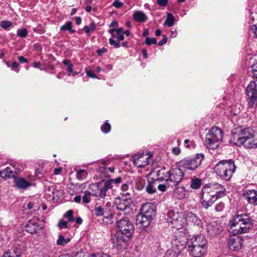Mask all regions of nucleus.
Masks as SVG:
<instances>
[{
  "label": "nucleus",
  "mask_w": 257,
  "mask_h": 257,
  "mask_svg": "<svg viewBox=\"0 0 257 257\" xmlns=\"http://www.w3.org/2000/svg\"><path fill=\"white\" fill-rule=\"evenodd\" d=\"M230 141L236 146H243L247 149L257 148V134L249 127L235 128Z\"/></svg>",
  "instance_id": "obj_1"
},
{
  "label": "nucleus",
  "mask_w": 257,
  "mask_h": 257,
  "mask_svg": "<svg viewBox=\"0 0 257 257\" xmlns=\"http://www.w3.org/2000/svg\"><path fill=\"white\" fill-rule=\"evenodd\" d=\"M224 187L216 183L204 186L201 192V203L202 206L208 209L218 199L225 195Z\"/></svg>",
  "instance_id": "obj_2"
},
{
  "label": "nucleus",
  "mask_w": 257,
  "mask_h": 257,
  "mask_svg": "<svg viewBox=\"0 0 257 257\" xmlns=\"http://www.w3.org/2000/svg\"><path fill=\"white\" fill-rule=\"evenodd\" d=\"M230 232L233 235L247 233L253 227L250 217L246 213L237 211L229 222Z\"/></svg>",
  "instance_id": "obj_3"
},
{
  "label": "nucleus",
  "mask_w": 257,
  "mask_h": 257,
  "mask_svg": "<svg viewBox=\"0 0 257 257\" xmlns=\"http://www.w3.org/2000/svg\"><path fill=\"white\" fill-rule=\"evenodd\" d=\"M156 175L160 179L165 180L168 185L172 187L177 186L182 180L184 174L179 168H174L168 171L165 169L158 170Z\"/></svg>",
  "instance_id": "obj_4"
},
{
  "label": "nucleus",
  "mask_w": 257,
  "mask_h": 257,
  "mask_svg": "<svg viewBox=\"0 0 257 257\" xmlns=\"http://www.w3.org/2000/svg\"><path fill=\"white\" fill-rule=\"evenodd\" d=\"M236 170V166L233 161H221L215 167L214 171L222 179L229 181Z\"/></svg>",
  "instance_id": "obj_5"
},
{
  "label": "nucleus",
  "mask_w": 257,
  "mask_h": 257,
  "mask_svg": "<svg viewBox=\"0 0 257 257\" xmlns=\"http://www.w3.org/2000/svg\"><path fill=\"white\" fill-rule=\"evenodd\" d=\"M222 130L217 127H212L206 136L205 145L207 148L215 150L222 142Z\"/></svg>",
  "instance_id": "obj_6"
},
{
  "label": "nucleus",
  "mask_w": 257,
  "mask_h": 257,
  "mask_svg": "<svg viewBox=\"0 0 257 257\" xmlns=\"http://www.w3.org/2000/svg\"><path fill=\"white\" fill-rule=\"evenodd\" d=\"M130 196L129 193H124L122 194L121 197L116 198L114 201L115 208L123 211L125 214H130L133 210V201Z\"/></svg>",
  "instance_id": "obj_7"
},
{
  "label": "nucleus",
  "mask_w": 257,
  "mask_h": 257,
  "mask_svg": "<svg viewBox=\"0 0 257 257\" xmlns=\"http://www.w3.org/2000/svg\"><path fill=\"white\" fill-rule=\"evenodd\" d=\"M116 228L117 231L121 235L130 238L134 231V225L126 217L121 218L116 221Z\"/></svg>",
  "instance_id": "obj_8"
},
{
  "label": "nucleus",
  "mask_w": 257,
  "mask_h": 257,
  "mask_svg": "<svg viewBox=\"0 0 257 257\" xmlns=\"http://www.w3.org/2000/svg\"><path fill=\"white\" fill-rule=\"evenodd\" d=\"M204 158L203 154H198L194 158L184 159L181 164L186 169L194 171L201 165Z\"/></svg>",
  "instance_id": "obj_9"
},
{
  "label": "nucleus",
  "mask_w": 257,
  "mask_h": 257,
  "mask_svg": "<svg viewBox=\"0 0 257 257\" xmlns=\"http://www.w3.org/2000/svg\"><path fill=\"white\" fill-rule=\"evenodd\" d=\"M167 216V221L172 225V227L179 229L185 222L184 215L182 213L170 210L168 212Z\"/></svg>",
  "instance_id": "obj_10"
},
{
  "label": "nucleus",
  "mask_w": 257,
  "mask_h": 257,
  "mask_svg": "<svg viewBox=\"0 0 257 257\" xmlns=\"http://www.w3.org/2000/svg\"><path fill=\"white\" fill-rule=\"evenodd\" d=\"M256 84L254 81H251L246 89V93L248 98V106L252 108L257 103Z\"/></svg>",
  "instance_id": "obj_11"
},
{
  "label": "nucleus",
  "mask_w": 257,
  "mask_h": 257,
  "mask_svg": "<svg viewBox=\"0 0 257 257\" xmlns=\"http://www.w3.org/2000/svg\"><path fill=\"white\" fill-rule=\"evenodd\" d=\"M151 154L140 153L132 157L134 164L138 168H143L148 165L149 160L152 157Z\"/></svg>",
  "instance_id": "obj_12"
},
{
  "label": "nucleus",
  "mask_w": 257,
  "mask_h": 257,
  "mask_svg": "<svg viewBox=\"0 0 257 257\" xmlns=\"http://www.w3.org/2000/svg\"><path fill=\"white\" fill-rule=\"evenodd\" d=\"M186 237L184 235L181 236L180 232H176L172 240V245L173 248L181 252L184 248L186 245Z\"/></svg>",
  "instance_id": "obj_13"
},
{
  "label": "nucleus",
  "mask_w": 257,
  "mask_h": 257,
  "mask_svg": "<svg viewBox=\"0 0 257 257\" xmlns=\"http://www.w3.org/2000/svg\"><path fill=\"white\" fill-rule=\"evenodd\" d=\"M129 238L128 237H125L118 231H117L116 233L111 235L110 240L113 247L119 248L127 244Z\"/></svg>",
  "instance_id": "obj_14"
},
{
  "label": "nucleus",
  "mask_w": 257,
  "mask_h": 257,
  "mask_svg": "<svg viewBox=\"0 0 257 257\" xmlns=\"http://www.w3.org/2000/svg\"><path fill=\"white\" fill-rule=\"evenodd\" d=\"M141 213L140 214L151 219H153L156 214L155 207L149 203L144 204L141 209Z\"/></svg>",
  "instance_id": "obj_15"
},
{
  "label": "nucleus",
  "mask_w": 257,
  "mask_h": 257,
  "mask_svg": "<svg viewBox=\"0 0 257 257\" xmlns=\"http://www.w3.org/2000/svg\"><path fill=\"white\" fill-rule=\"evenodd\" d=\"M188 250L194 257L202 256L207 250V246H188Z\"/></svg>",
  "instance_id": "obj_16"
},
{
  "label": "nucleus",
  "mask_w": 257,
  "mask_h": 257,
  "mask_svg": "<svg viewBox=\"0 0 257 257\" xmlns=\"http://www.w3.org/2000/svg\"><path fill=\"white\" fill-rule=\"evenodd\" d=\"M207 243V240L205 236L202 234H199L194 236L188 241V245L190 246H206Z\"/></svg>",
  "instance_id": "obj_17"
},
{
  "label": "nucleus",
  "mask_w": 257,
  "mask_h": 257,
  "mask_svg": "<svg viewBox=\"0 0 257 257\" xmlns=\"http://www.w3.org/2000/svg\"><path fill=\"white\" fill-rule=\"evenodd\" d=\"M243 196L249 204L257 205L256 190L254 189H248L243 193Z\"/></svg>",
  "instance_id": "obj_18"
},
{
  "label": "nucleus",
  "mask_w": 257,
  "mask_h": 257,
  "mask_svg": "<svg viewBox=\"0 0 257 257\" xmlns=\"http://www.w3.org/2000/svg\"><path fill=\"white\" fill-rule=\"evenodd\" d=\"M14 186L19 189L26 190L32 185V183L23 177H17L14 180Z\"/></svg>",
  "instance_id": "obj_19"
},
{
  "label": "nucleus",
  "mask_w": 257,
  "mask_h": 257,
  "mask_svg": "<svg viewBox=\"0 0 257 257\" xmlns=\"http://www.w3.org/2000/svg\"><path fill=\"white\" fill-rule=\"evenodd\" d=\"M25 228L27 232L33 234L37 232L41 228V227L38 225L37 219L34 218L28 221Z\"/></svg>",
  "instance_id": "obj_20"
},
{
  "label": "nucleus",
  "mask_w": 257,
  "mask_h": 257,
  "mask_svg": "<svg viewBox=\"0 0 257 257\" xmlns=\"http://www.w3.org/2000/svg\"><path fill=\"white\" fill-rule=\"evenodd\" d=\"M152 220L150 218L139 213L136 217V224L139 228L146 227L150 224Z\"/></svg>",
  "instance_id": "obj_21"
},
{
  "label": "nucleus",
  "mask_w": 257,
  "mask_h": 257,
  "mask_svg": "<svg viewBox=\"0 0 257 257\" xmlns=\"http://www.w3.org/2000/svg\"><path fill=\"white\" fill-rule=\"evenodd\" d=\"M17 174L18 173L16 171H13L9 167H7L4 170L0 171V176L5 179L9 178L15 179Z\"/></svg>",
  "instance_id": "obj_22"
},
{
  "label": "nucleus",
  "mask_w": 257,
  "mask_h": 257,
  "mask_svg": "<svg viewBox=\"0 0 257 257\" xmlns=\"http://www.w3.org/2000/svg\"><path fill=\"white\" fill-rule=\"evenodd\" d=\"M161 181H162V180L160 179L159 177H158L156 179L151 181H149L146 188L147 192L150 194H154L157 191L158 182H160Z\"/></svg>",
  "instance_id": "obj_23"
},
{
  "label": "nucleus",
  "mask_w": 257,
  "mask_h": 257,
  "mask_svg": "<svg viewBox=\"0 0 257 257\" xmlns=\"http://www.w3.org/2000/svg\"><path fill=\"white\" fill-rule=\"evenodd\" d=\"M184 220L196 225H199L202 223L201 219L192 212H188L185 215Z\"/></svg>",
  "instance_id": "obj_24"
},
{
  "label": "nucleus",
  "mask_w": 257,
  "mask_h": 257,
  "mask_svg": "<svg viewBox=\"0 0 257 257\" xmlns=\"http://www.w3.org/2000/svg\"><path fill=\"white\" fill-rule=\"evenodd\" d=\"M208 232L211 236H216L221 232V227L215 222L209 224L207 227Z\"/></svg>",
  "instance_id": "obj_25"
},
{
  "label": "nucleus",
  "mask_w": 257,
  "mask_h": 257,
  "mask_svg": "<svg viewBox=\"0 0 257 257\" xmlns=\"http://www.w3.org/2000/svg\"><path fill=\"white\" fill-rule=\"evenodd\" d=\"M228 247L232 251H237L241 248V243L239 239L230 238L228 239Z\"/></svg>",
  "instance_id": "obj_26"
},
{
  "label": "nucleus",
  "mask_w": 257,
  "mask_h": 257,
  "mask_svg": "<svg viewBox=\"0 0 257 257\" xmlns=\"http://www.w3.org/2000/svg\"><path fill=\"white\" fill-rule=\"evenodd\" d=\"M45 191L46 197L50 200H54L55 196H57L59 193V192L56 190L53 186H46Z\"/></svg>",
  "instance_id": "obj_27"
},
{
  "label": "nucleus",
  "mask_w": 257,
  "mask_h": 257,
  "mask_svg": "<svg viewBox=\"0 0 257 257\" xmlns=\"http://www.w3.org/2000/svg\"><path fill=\"white\" fill-rule=\"evenodd\" d=\"M174 196L178 199L181 200L184 199L186 195V191L183 186H179L176 187L174 190Z\"/></svg>",
  "instance_id": "obj_28"
},
{
  "label": "nucleus",
  "mask_w": 257,
  "mask_h": 257,
  "mask_svg": "<svg viewBox=\"0 0 257 257\" xmlns=\"http://www.w3.org/2000/svg\"><path fill=\"white\" fill-rule=\"evenodd\" d=\"M93 186L97 188V191L93 193L92 196H94L96 197H99L101 199L104 198L106 196V194L101 187V183H96L94 185H93Z\"/></svg>",
  "instance_id": "obj_29"
},
{
  "label": "nucleus",
  "mask_w": 257,
  "mask_h": 257,
  "mask_svg": "<svg viewBox=\"0 0 257 257\" xmlns=\"http://www.w3.org/2000/svg\"><path fill=\"white\" fill-rule=\"evenodd\" d=\"M133 19L137 22H145L147 20V16L143 12L136 11L133 15Z\"/></svg>",
  "instance_id": "obj_30"
},
{
  "label": "nucleus",
  "mask_w": 257,
  "mask_h": 257,
  "mask_svg": "<svg viewBox=\"0 0 257 257\" xmlns=\"http://www.w3.org/2000/svg\"><path fill=\"white\" fill-rule=\"evenodd\" d=\"M117 36L116 39H117V42L113 38H110L109 39V44L111 45H114L115 48H118L120 47L119 42L124 40L123 34H116Z\"/></svg>",
  "instance_id": "obj_31"
},
{
  "label": "nucleus",
  "mask_w": 257,
  "mask_h": 257,
  "mask_svg": "<svg viewBox=\"0 0 257 257\" xmlns=\"http://www.w3.org/2000/svg\"><path fill=\"white\" fill-rule=\"evenodd\" d=\"M202 184V181L198 178H193L191 179L190 187L194 189H199Z\"/></svg>",
  "instance_id": "obj_32"
},
{
  "label": "nucleus",
  "mask_w": 257,
  "mask_h": 257,
  "mask_svg": "<svg viewBox=\"0 0 257 257\" xmlns=\"http://www.w3.org/2000/svg\"><path fill=\"white\" fill-rule=\"evenodd\" d=\"M70 238H65L63 235L60 234L58 236L56 243L58 245L64 246L65 244L68 243L70 241Z\"/></svg>",
  "instance_id": "obj_33"
},
{
  "label": "nucleus",
  "mask_w": 257,
  "mask_h": 257,
  "mask_svg": "<svg viewBox=\"0 0 257 257\" xmlns=\"http://www.w3.org/2000/svg\"><path fill=\"white\" fill-rule=\"evenodd\" d=\"M87 171L84 169H79L77 171L76 177L78 180L85 179L87 176Z\"/></svg>",
  "instance_id": "obj_34"
},
{
  "label": "nucleus",
  "mask_w": 257,
  "mask_h": 257,
  "mask_svg": "<svg viewBox=\"0 0 257 257\" xmlns=\"http://www.w3.org/2000/svg\"><path fill=\"white\" fill-rule=\"evenodd\" d=\"M136 186L138 190H141L145 186V181L143 178L138 177L136 179Z\"/></svg>",
  "instance_id": "obj_35"
},
{
  "label": "nucleus",
  "mask_w": 257,
  "mask_h": 257,
  "mask_svg": "<svg viewBox=\"0 0 257 257\" xmlns=\"http://www.w3.org/2000/svg\"><path fill=\"white\" fill-rule=\"evenodd\" d=\"M72 23L70 21L67 22L66 24L62 26L60 28V30L63 31H69L71 33H74L75 30L72 29Z\"/></svg>",
  "instance_id": "obj_36"
},
{
  "label": "nucleus",
  "mask_w": 257,
  "mask_h": 257,
  "mask_svg": "<svg viewBox=\"0 0 257 257\" xmlns=\"http://www.w3.org/2000/svg\"><path fill=\"white\" fill-rule=\"evenodd\" d=\"M174 18L173 15L171 13L168 14L166 20L164 23L165 25H167L170 27L174 25Z\"/></svg>",
  "instance_id": "obj_37"
},
{
  "label": "nucleus",
  "mask_w": 257,
  "mask_h": 257,
  "mask_svg": "<svg viewBox=\"0 0 257 257\" xmlns=\"http://www.w3.org/2000/svg\"><path fill=\"white\" fill-rule=\"evenodd\" d=\"M83 29L87 36H89L91 32H93L95 30L96 26L93 23H91L89 26H85Z\"/></svg>",
  "instance_id": "obj_38"
},
{
  "label": "nucleus",
  "mask_w": 257,
  "mask_h": 257,
  "mask_svg": "<svg viewBox=\"0 0 257 257\" xmlns=\"http://www.w3.org/2000/svg\"><path fill=\"white\" fill-rule=\"evenodd\" d=\"M64 218L68 219L69 222H72L75 220L73 216V211L72 210H69L63 215Z\"/></svg>",
  "instance_id": "obj_39"
},
{
  "label": "nucleus",
  "mask_w": 257,
  "mask_h": 257,
  "mask_svg": "<svg viewBox=\"0 0 257 257\" xmlns=\"http://www.w3.org/2000/svg\"><path fill=\"white\" fill-rule=\"evenodd\" d=\"M92 195V193L89 191H85L84 195L82 197V202L84 204H87L90 202L91 200L90 196Z\"/></svg>",
  "instance_id": "obj_40"
},
{
  "label": "nucleus",
  "mask_w": 257,
  "mask_h": 257,
  "mask_svg": "<svg viewBox=\"0 0 257 257\" xmlns=\"http://www.w3.org/2000/svg\"><path fill=\"white\" fill-rule=\"evenodd\" d=\"M12 25V22L10 21H2L0 23V26L4 30H8Z\"/></svg>",
  "instance_id": "obj_41"
},
{
  "label": "nucleus",
  "mask_w": 257,
  "mask_h": 257,
  "mask_svg": "<svg viewBox=\"0 0 257 257\" xmlns=\"http://www.w3.org/2000/svg\"><path fill=\"white\" fill-rule=\"evenodd\" d=\"M111 126L110 124L106 121L101 126V130L104 133H108L110 132Z\"/></svg>",
  "instance_id": "obj_42"
},
{
  "label": "nucleus",
  "mask_w": 257,
  "mask_h": 257,
  "mask_svg": "<svg viewBox=\"0 0 257 257\" xmlns=\"http://www.w3.org/2000/svg\"><path fill=\"white\" fill-rule=\"evenodd\" d=\"M3 257H20V254L15 251L5 252Z\"/></svg>",
  "instance_id": "obj_43"
},
{
  "label": "nucleus",
  "mask_w": 257,
  "mask_h": 257,
  "mask_svg": "<svg viewBox=\"0 0 257 257\" xmlns=\"http://www.w3.org/2000/svg\"><path fill=\"white\" fill-rule=\"evenodd\" d=\"M28 33V31L26 29L23 28L18 30L17 35L19 37L25 38L27 36Z\"/></svg>",
  "instance_id": "obj_44"
},
{
  "label": "nucleus",
  "mask_w": 257,
  "mask_h": 257,
  "mask_svg": "<svg viewBox=\"0 0 257 257\" xmlns=\"http://www.w3.org/2000/svg\"><path fill=\"white\" fill-rule=\"evenodd\" d=\"M181 252H179L178 250L173 248V250H169L167 252V257H178V254Z\"/></svg>",
  "instance_id": "obj_45"
},
{
  "label": "nucleus",
  "mask_w": 257,
  "mask_h": 257,
  "mask_svg": "<svg viewBox=\"0 0 257 257\" xmlns=\"http://www.w3.org/2000/svg\"><path fill=\"white\" fill-rule=\"evenodd\" d=\"M101 187L106 194L109 189L112 188V186H111L110 182H108L107 180L105 181L103 185L101 184Z\"/></svg>",
  "instance_id": "obj_46"
},
{
  "label": "nucleus",
  "mask_w": 257,
  "mask_h": 257,
  "mask_svg": "<svg viewBox=\"0 0 257 257\" xmlns=\"http://www.w3.org/2000/svg\"><path fill=\"white\" fill-rule=\"evenodd\" d=\"M58 226L60 229L63 228H68L69 227L68 225V222L62 219L59 220L58 223Z\"/></svg>",
  "instance_id": "obj_47"
},
{
  "label": "nucleus",
  "mask_w": 257,
  "mask_h": 257,
  "mask_svg": "<svg viewBox=\"0 0 257 257\" xmlns=\"http://www.w3.org/2000/svg\"><path fill=\"white\" fill-rule=\"evenodd\" d=\"M95 214L97 216H102L104 214V210L101 206L96 207L94 209Z\"/></svg>",
  "instance_id": "obj_48"
},
{
  "label": "nucleus",
  "mask_w": 257,
  "mask_h": 257,
  "mask_svg": "<svg viewBox=\"0 0 257 257\" xmlns=\"http://www.w3.org/2000/svg\"><path fill=\"white\" fill-rule=\"evenodd\" d=\"M145 42L146 45L150 46L152 44H156L157 43V39L155 38L147 37Z\"/></svg>",
  "instance_id": "obj_49"
},
{
  "label": "nucleus",
  "mask_w": 257,
  "mask_h": 257,
  "mask_svg": "<svg viewBox=\"0 0 257 257\" xmlns=\"http://www.w3.org/2000/svg\"><path fill=\"white\" fill-rule=\"evenodd\" d=\"M73 65L72 64L71 65H69V66H68V67H67V70L68 72V75L69 76H74L76 74H77V72L74 71L73 70Z\"/></svg>",
  "instance_id": "obj_50"
},
{
  "label": "nucleus",
  "mask_w": 257,
  "mask_h": 257,
  "mask_svg": "<svg viewBox=\"0 0 257 257\" xmlns=\"http://www.w3.org/2000/svg\"><path fill=\"white\" fill-rule=\"evenodd\" d=\"M107 181H108V182H110L111 186H112V185L113 184H120V183H121V182H122V178L121 177H117L116 179H110V180H108Z\"/></svg>",
  "instance_id": "obj_51"
},
{
  "label": "nucleus",
  "mask_w": 257,
  "mask_h": 257,
  "mask_svg": "<svg viewBox=\"0 0 257 257\" xmlns=\"http://www.w3.org/2000/svg\"><path fill=\"white\" fill-rule=\"evenodd\" d=\"M113 214L110 213L107 216H105L103 219V221L107 224H111L112 223V219L113 217Z\"/></svg>",
  "instance_id": "obj_52"
},
{
  "label": "nucleus",
  "mask_w": 257,
  "mask_h": 257,
  "mask_svg": "<svg viewBox=\"0 0 257 257\" xmlns=\"http://www.w3.org/2000/svg\"><path fill=\"white\" fill-rule=\"evenodd\" d=\"M160 182H158V185L157 187L158 189L162 192L165 191L166 190L167 187H169L170 185H168L166 183V184H159Z\"/></svg>",
  "instance_id": "obj_53"
},
{
  "label": "nucleus",
  "mask_w": 257,
  "mask_h": 257,
  "mask_svg": "<svg viewBox=\"0 0 257 257\" xmlns=\"http://www.w3.org/2000/svg\"><path fill=\"white\" fill-rule=\"evenodd\" d=\"M224 207V203L222 202H220L216 205L215 210L218 212L221 211L222 210H223Z\"/></svg>",
  "instance_id": "obj_54"
},
{
  "label": "nucleus",
  "mask_w": 257,
  "mask_h": 257,
  "mask_svg": "<svg viewBox=\"0 0 257 257\" xmlns=\"http://www.w3.org/2000/svg\"><path fill=\"white\" fill-rule=\"evenodd\" d=\"M107 51V49L105 47H102V48L99 49L96 51L97 54L99 56H102L103 54V53L106 52Z\"/></svg>",
  "instance_id": "obj_55"
},
{
  "label": "nucleus",
  "mask_w": 257,
  "mask_h": 257,
  "mask_svg": "<svg viewBox=\"0 0 257 257\" xmlns=\"http://www.w3.org/2000/svg\"><path fill=\"white\" fill-rule=\"evenodd\" d=\"M87 75L91 78H96V75L94 73L92 70L89 69L86 71Z\"/></svg>",
  "instance_id": "obj_56"
},
{
  "label": "nucleus",
  "mask_w": 257,
  "mask_h": 257,
  "mask_svg": "<svg viewBox=\"0 0 257 257\" xmlns=\"http://www.w3.org/2000/svg\"><path fill=\"white\" fill-rule=\"evenodd\" d=\"M169 0H157L158 4L162 7H165L167 5Z\"/></svg>",
  "instance_id": "obj_57"
},
{
  "label": "nucleus",
  "mask_w": 257,
  "mask_h": 257,
  "mask_svg": "<svg viewBox=\"0 0 257 257\" xmlns=\"http://www.w3.org/2000/svg\"><path fill=\"white\" fill-rule=\"evenodd\" d=\"M123 4L121 2H120L118 0H114L112 5L116 8H119L122 6Z\"/></svg>",
  "instance_id": "obj_58"
},
{
  "label": "nucleus",
  "mask_w": 257,
  "mask_h": 257,
  "mask_svg": "<svg viewBox=\"0 0 257 257\" xmlns=\"http://www.w3.org/2000/svg\"><path fill=\"white\" fill-rule=\"evenodd\" d=\"M163 39L160 41L158 43V45L161 46L167 42V37L165 35H163Z\"/></svg>",
  "instance_id": "obj_59"
},
{
  "label": "nucleus",
  "mask_w": 257,
  "mask_h": 257,
  "mask_svg": "<svg viewBox=\"0 0 257 257\" xmlns=\"http://www.w3.org/2000/svg\"><path fill=\"white\" fill-rule=\"evenodd\" d=\"M19 66V63L17 61H14L12 64V68L13 70L16 71L17 72H18V70H17V69Z\"/></svg>",
  "instance_id": "obj_60"
},
{
  "label": "nucleus",
  "mask_w": 257,
  "mask_h": 257,
  "mask_svg": "<svg viewBox=\"0 0 257 257\" xmlns=\"http://www.w3.org/2000/svg\"><path fill=\"white\" fill-rule=\"evenodd\" d=\"M18 60L19 61V62L21 63H27L28 62V60L27 59H26L25 58H24L23 56H19L18 57Z\"/></svg>",
  "instance_id": "obj_61"
},
{
  "label": "nucleus",
  "mask_w": 257,
  "mask_h": 257,
  "mask_svg": "<svg viewBox=\"0 0 257 257\" xmlns=\"http://www.w3.org/2000/svg\"><path fill=\"white\" fill-rule=\"evenodd\" d=\"M92 257H110V256L105 253H98L93 255Z\"/></svg>",
  "instance_id": "obj_62"
},
{
  "label": "nucleus",
  "mask_w": 257,
  "mask_h": 257,
  "mask_svg": "<svg viewBox=\"0 0 257 257\" xmlns=\"http://www.w3.org/2000/svg\"><path fill=\"white\" fill-rule=\"evenodd\" d=\"M172 152L175 155H178L180 153V149L179 148H174L172 150Z\"/></svg>",
  "instance_id": "obj_63"
},
{
  "label": "nucleus",
  "mask_w": 257,
  "mask_h": 257,
  "mask_svg": "<svg viewBox=\"0 0 257 257\" xmlns=\"http://www.w3.org/2000/svg\"><path fill=\"white\" fill-rule=\"evenodd\" d=\"M121 189L123 191H126L128 189V185L127 184H123L121 185Z\"/></svg>",
  "instance_id": "obj_64"
}]
</instances>
